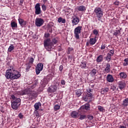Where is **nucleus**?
<instances>
[{
    "mask_svg": "<svg viewBox=\"0 0 128 128\" xmlns=\"http://www.w3.org/2000/svg\"><path fill=\"white\" fill-rule=\"evenodd\" d=\"M44 68V64L42 63H39L37 64L36 68V74H40V72Z\"/></svg>",
    "mask_w": 128,
    "mask_h": 128,
    "instance_id": "obj_7",
    "label": "nucleus"
},
{
    "mask_svg": "<svg viewBox=\"0 0 128 128\" xmlns=\"http://www.w3.org/2000/svg\"><path fill=\"white\" fill-rule=\"evenodd\" d=\"M96 72H97V70L94 69V68L93 70H92L91 72V74L93 76H94L95 74H96Z\"/></svg>",
    "mask_w": 128,
    "mask_h": 128,
    "instance_id": "obj_37",
    "label": "nucleus"
},
{
    "mask_svg": "<svg viewBox=\"0 0 128 128\" xmlns=\"http://www.w3.org/2000/svg\"><path fill=\"white\" fill-rule=\"evenodd\" d=\"M90 109V105L86 104L84 106H82L80 108V110H88Z\"/></svg>",
    "mask_w": 128,
    "mask_h": 128,
    "instance_id": "obj_26",
    "label": "nucleus"
},
{
    "mask_svg": "<svg viewBox=\"0 0 128 128\" xmlns=\"http://www.w3.org/2000/svg\"><path fill=\"white\" fill-rule=\"evenodd\" d=\"M86 45L88 46H90V42H86Z\"/></svg>",
    "mask_w": 128,
    "mask_h": 128,
    "instance_id": "obj_56",
    "label": "nucleus"
},
{
    "mask_svg": "<svg viewBox=\"0 0 128 128\" xmlns=\"http://www.w3.org/2000/svg\"><path fill=\"white\" fill-rule=\"evenodd\" d=\"M61 84L62 86H64V84H66V81L64 80H62L61 81Z\"/></svg>",
    "mask_w": 128,
    "mask_h": 128,
    "instance_id": "obj_49",
    "label": "nucleus"
},
{
    "mask_svg": "<svg viewBox=\"0 0 128 128\" xmlns=\"http://www.w3.org/2000/svg\"><path fill=\"white\" fill-rule=\"evenodd\" d=\"M68 52H72V48H68Z\"/></svg>",
    "mask_w": 128,
    "mask_h": 128,
    "instance_id": "obj_55",
    "label": "nucleus"
},
{
    "mask_svg": "<svg viewBox=\"0 0 128 128\" xmlns=\"http://www.w3.org/2000/svg\"><path fill=\"white\" fill-rule=\"evenodd\" d=\"M106 48V46L102 45L101 46V50H104Z\"/></svg>",
    "mask_w": 128,
    "mask_h": 128,
    "instance_id": "obj_52",
    "label": "nucleus"
},
{
    "mask_svg": "<svg viewBox=\"0 0 128 128\" xmlns=\"http://www.w3.org/2000/svg\"><path fill=\"white\" fill-rule=\"evenodd\" d=\"M54 108L55 110H60V106L58 104H56L54 106Z\"/></svg>",
    "mask_w": 128,
    "mask_h": 128,
    "instance_id": "obj_35",
    "label": "nucleus"
},
{
    "mask_svg": "<svg viewBox=\"0 0 128 128\" xmlns=\"http://www.w3.org/2000/svg\"><path fill=\"white\" fill-rule=\"evenodd\" d=\"M120 34V30H116L115 32H114V36H116L118 34Z\"/></svg>",
    "mask_w": 128,
    "mask_h": 128,
    "instance_id": "obj_36",
    "label": "nucleus"
},
{
    "mask_svg": "<svg viewBox=\"0 0 128 128\" xmlns=\"http://www.w3.org/2000/svg\"><path fill=\"white\" fill-rule=\"evenodd\" d=\"M30 68V65L27 66V67L26 68V70H27V72H28V70Z\"/></svg>",
    "mask_w": 128,
    "mask_h": 128,
    "instance_id": "obj_50",
    "label": "nucleus"
},
{
    "mask_svg": "<svg viewBox=\"0 0 128 128\" xmlns=\"http://www.w3.org/2000/svg\"><path fill=\"white\" fill-rule=\"evenodd\" d=\"M42 106V104H40V102L38 103H36L34 105L35 110H38L40 108V106Z\"/></svg>",
    "mask_w": 128,
    "mask_h": 128,
    "instance_id": "obj_24",
    "label": "nucleus"
},
{
    "mask_svg": "<svg viewBox=\"0 0 128 128\" xmlns=\"http://www.w3.org/2000/svg\"><path fill=\"white\" fill-rule=\"evenodd\" d=\"M92 91L90 88L87 89V92L85 93L82 97L84 102H92Z\"/></svg>",
    "mask_w": 128,
    "mask_h": 128,
    "instance_id": "obj_2",
    "label": "nucleus"
},
{
    "mask_svg": "<svg viewBox=\"0 0 128 128\" xmlns=\"http://www.w3.org/2000/svg\"><path fill=\"white\" fill-rule=\"evenodd\" d=\"M94 34H96V36H98V30L95 29L94 30Z\"/></svg>",
    "mask_w": 128,
    "mask_h": 128,
    "instance_id": "obj_43",
    "label": "nucleus"
},
{
    "mask_svg": "<svg viewBox=\"0 0 128 128\" xmlns=\"http://www.w3.org/2000/svg\"><path fill=\"white\" fill-rule=\"evenodd\" d=\"M20 106V104H18L16 102H12L11 104V106L13 110H18V106Z\"/></svg>",
    "mask_w": 128,
    "mask_h": 128,
    "instance_id": "obj_12",
    "label": "nucleus"
},
{
    "mask_svg": "<svg viewBox=\"0 0 128 128\" xmlns=\"http://www.w3.org/2000/svg\"><path fill=\"white\" fill-rule=\"evenodd\" d=\"M5 76L7 80H16L20 76V74L18 70L12 68L6 71Z\"/></svg>",
    "mask_w": 128,
    "mask_h": 128,
    "instance_id": "obj_1",
    "label": "nucleus"
},
{
    "mask_svg": "<svg viewBox=\"0 0 128 128\" xmlns=\"http://www.w3.org/2000/svg\"><path fill=\"white\" fill-rule=\"evenodd\" d=\"M116 86H111L110 89L112 90H116Z\"/></svg>",
    "mask_w": 128,
    "mask_h": 128,
    "instance_id": "obj_44",
    "label": "nucleus"
},
{
    "mask_svg": "<svg viewBox=\"0 0 128 128\" xmlns=\"http://www.w3.org/2000/svg\"><path fill=\"white\" fill-rule=\"evenodd\" d=\"M14 50V46L13 44H11L8 48V52H10Z\"/></svg>",
    "mask_w": 128,
    "mask_h": 128,
    "instance_id": "obj_30",
    "label": "nucleus"
},
{
    "mask_svg": "<svg viewBox=\"0 0 128 128\" xmlns=\"http://www.w3.org/2000/svg\"><path fill=\"white\" fill-rule=\"evenodd\" d=\"M107 80L108 82H113L114 80V77H112V75L110 74H108L107 76Z\"/></svg>",
    "mask_w": 128,
    "mask_h": 128,
    "instance_id": "obj_16",
    "label": "nucleus"
},
{
    "mask_svg": "<svg viewBox=\"0 0 128 128\" xmlns=\"http://www.w3.org/2000/svg\"><path fill=\"white\" fill-rule=\"evenodd\" d=\"M108 92V88H102L101 90V94H106V92Z\"/></svg>",
    "mask_w": 128,
    "mask_h": 128,
    "instance_id": "obj_21",
    "label": "nucleus"
},
{
    "mask_svg": "<svg viewBox=\"0 0 128 128\" xmlns=\"http://www.w3.org/2000/svg\"><path fill=\"white\" fill-rule=\"evenodd\" d=\"M36 86V84H34L32 86V88H35V86Z\"/></svg>",
    "mask_w": 128,
    "mask_h": 128,
    "instance_id": "obj_54",
    "label": "nucleus"
},
{
    "mask_svg": "<svg viewBox=\"0 0 128 128\" xmlns=\"http://www.w3.org/2000/svg\"><path fill=\"white\" fill-rule=\"evenodd\" d=\"M88 118L92 120L94 118V116H88Z\"/></svg>",
    "mask_w": 128,
    "mask_h": 128,
    "instance_id": "obj_53",
    "label": "nucleus"
},
{
    "mask_svg": "<svg viewBox=\"0 0 128 128\" xmlns=\"http://www.w3.org/2000/svg\"><path fill=\"white\" fill-rule=\"evenodd\" d=\"M11 98H12V100H14L13 102H16L18 104H20V102L22 101V100H20V98L16 97V96H14V95H12Z\"/></svg>",
    "mask_w": 128,
    "mask_h": 128,
    "instance_id": "obj_10",
    "label": "nucleus"
},
{
    "mask_svg": "<svg viewBox=\"0 0 128 128\" xmlns=\"http://www.w3.org/2000/svg\"><path fill=\"white\" fill-rule=\"evenodd\" d=\"M62 70H64V66H60L59 67V70H60V72H62Z\"/></svg>",
    "mask_w": 128,
    "mask_h": 128,
    "instance_id": "obj_47",
    "label": "nucleus"
},
{
    "mask_svg": "<svg viewBox=\"0 0 128 128\" xmlns=\"http://www.w3.org/2000/svg\"><path fill=\"white\" fill-rule=\"evenodd\" d=\"M123 105L124 106H128V98H126L124 101H123Z\"/></svg>",
    "mask_w": 128,
    "mask_h": 128,
    "instance_id": "obj_32",
    "label": "nucleus"
},
{
    "mask_svg": "<svg viewBox=\"0 0 128 128\" xmlns=\"http://www.w3.org/2000/svg\"><path fill=\"white\" fill-rule=\"evenodd\" d=\"M96 42V39L95 38H90L89 40L90 44L92 46Z\"/></svg>",
    "mask_w": 128,
    "mask_h": 128,
    "instance_id": "obj_18",
    "label": "nucleus"
},
{
    "mask_svg": "<svg viewBox=\"0 0 128 128\" xmlns=\"http://www.w3.org/2000/svg\"><path fill=\"white\" fill-rule=\"evenodd\" d=\"M44 22V19L42 18H36L35 21V24L36 26H42Z\"/></svg>",
    "mask_w": 128,
    "mask_h": 128,
    "instance_id": "obj_8",
    "label": "nucleus"
},
{
    "mask_svg": "<svg viewBox=\"0 0 128 128\" xmlns=\"http://www.w3.org/2000/svg\"><path fill=\"white\" fill-rule=\"evenodd\" d=\"M120 76L122 78H126V76H128V75H126V74L124 72H120Z\"/></svg>",
    "mask_w": 128,
    "mask_h": 128,
    "instance_id": "obj_25",
    "label": "nucleus"
},
{
    "mask_svg": "<svg viewBox=\"0 0 128 128\" xmlns=\"http://www.w3.org/2000/svg\"><path fill=\"white\" fill-rule=\"evenodd\" d=\"M75 94L77 96H78V97L80 96H82V90H76Z\"/></svg>",
    "mask_w": 128,
    "mask_h": 128,
    "instance_id": "obj_23",
    "label": "nucleus"
},
{
    "mask_svg": "<svg viewBox=\"0 0 128 128\" xmlns=\"http://www.w3.org/2000/svg\"><path fill=\"white\" fill-rule=\"evenodd\" d=\"M18 116L20 120H22L24 118V115L22 113H20L18 115Z\"/></svg>",
    "mask_w": 128,
    "mask_h": 128,
    "instance_id": "obj_39",
    "label": "nucleus"
},
{
    "mask_svg": "<svg viewBox=\"0 0 128 128\" xmlns=\"http://www.w3.org/2000/svg\"><path fill=\"white\" fill-rule=\"evenodd\" d=\"M80 66L82 68H86V64L85 62H81Z\"/></svg>",
    "mask_w": 128,
    "mask_h": 128,
    "instance_id": "obj_29",
    "label": "nucleus"
},
{
    "mask_svg": "<svg viewBox=\"0 0 128 128\" xmlns=\"http://www.w3.org/2000/svg\"><path fill=\"white\" fill-rule=\"evenodd\" d=\"M24 94H28L30 98H34L36 94V92L34 91H30V90H26L23 92H22V96H24Z\"/></svg>",
    "mask_w": 128,
    "mask_h": 128,
    "instance_id": "obj_5",
    "label": "nucleus"
},
{
    "mask_svg": "<svg viewBox=\"0 0 128 128\" xmlns=\"http://www.w3.org/2000/svg\"><path fill=\"white\" fill-rule=\"evenodd\" d=\"M112 55H110V53H108L107 54V56L106 57V60L108 62H110V60H112Z\"/></svg>",
    "mask_w": 128,
    "mask_h": 128,
    "instance_id": "obj_27",
    "label": "nucleus"
},
{
    "mask_svg": "<svg viewBox=\"0 0 128 128\" xmlns=\"http://www.w3.org/2000/svg\"><path fill=\"white\" fill-rule=\"evenodd\" d=\"M18 20L22 28H23V26H26V24H28V22H26V21L24 20H22V18H19Z\"/></svg>",
    "mask_w": 128,
    "mask_h": 128,
    "instance_id": "obj_13",
    "label": "nucleus"
},
{
    "mask_svg": "<svg viewBox=\"0 0 128 128\" xmlns=\"http://www.w3.org/2000/svg\"><path fill=\"white\" fill-rule=\"evenodd\" d=\"M11 26L12 28H18V24L14 22H11Z\"/></svg>",
    "mask_w": 128,
    "mask_h": 128,
    "instance_id": "obj_31",
    "label": "nucleus"
},
{
    "mask_svg": "<svg viewBox=\"0 0 128 128\" xmlns=\"http://www.w3.org/2000/svg\"><path fill=\"white\" fill-rule=\"evenodd\" d=\"M34 60V58H30V64H33Z\"/></svg>",
    "mask_w": 128,
    "mask_h": 128,
    "instance_id": "obj_48",
    "label": "nucleus"
},
{
    "mask_svg": "<svg viewBox=\"0 0 128 128\" xmlns=\"http://www.w3.org/2000/svg\"><path fill=\"white\" fill-rule=\"evenodd\" d=\"M52 32V30H51L50 32Z\"/></svg>",
    "mask_w": 128,
    "mask_h": 128,
    "instance_id": "obj_59",
    "label": "nucleus"
},
{
    "mask_svg": "<svg viewBox=\"0 0 128 128\" xmlns=\"http://www.w3.org/2000/svg\"><path fill=\"white\" fill-rule=\"evenodd\" d=\"M97 62H100L104 60V55L99 56L96 58Z\"/></svg>",
    "mask_w": 128,
    "mask_h": 128,
    "instance_id": "obj_19",
    "label": "nucleus"
},
{
    "mask_svg": "<svg viewBox=\"0 0 128 128\" xmlns=\"http://www.w3.org/2000/svg\"><path fill=\"white\" fill-rule=\"evenodd\" d=\"M118 87L120 90H122L126 88V83L124 81H120L118 82Z\"/></svg>",
    "mask_w": 128,
    "mask_h": 128,
    "instance_id": "obj_14",
    "label": "nucleus"
},
{
    "mask_svg": "<svg viewBox=\"0 0 128 128\" xmlns=\"http://www.w3.org/2000/svg\"><path fill=\"white\" fill-rule=\"evenodd\" d=\"M104 70L106 72H110V64H106V68H105Z\"/></svg>",
    "mask_w": 128,
    "mask_h": 128,
    "instance_id": "obj_20",
    "label": "nucleus"
},
{
    "mask_svg": "<svg viewBox=\"0 0 128 128\" xmlns=\"http://www.w3.org/2000/svg\"><path fill=\"white\" fill-rule=\"evenodd\" d=\"M120 128H126V127L124 126H120Z\"/></svg>",
    "mask_w": 128,
    "mask_h": 128,
    "instance_id": "obj_57",
    "label": "nucleus"
},
{
    "mask_svg": "<svg viewBox=\"0 0 128 128\" xmlns=\"http://www.w3.org/2000/svg\"><path fill=\"white\" fill-rule=\"evenodd\" d=\"M58 22L60 23L62 22V24H66V19H62V17H60L58 18Z\"/></svg>",
    "mask_w": 128,
    "mask_h": 128,
    "instance_id": "obj_28",
    "label": "nucleus"
},
{
    "mask_svg": "<svg viewBox=\"0 0 128 128\" xmlns=\"http://www.w3.org/2000/svg\"><path fill=\"white\" fill-rule=\"evenodd\" d=\"M34 8L36 14H42V10H40V3H38L36 4Z\"/></svg>",
    "mask_w": 128,
    "mask_h": 128,
    "instance_id": "obj_9",
    "label": "nucleus"
},
{
    "mask_svg": "<svg viewBox=\"0 0 128 128\" xmlns=\"http://www.w3.org/2000/svg\"><path fill=\"white\" fill-rule=\"evenodd\" d=\"M79 116H80L79 120H84L86 118V116L85 114H79Z\"/></svg>",
    "mask_w": 128,
    "mask_h": 128,
    "instance_id": "obj_33",
    "label": "nucleus"
},
{
    "mask_svg": "<svg viewBox=\"0 0 128 128\" xmlns=\"http://www.w3.org/2000/svg\"><path fill=\"white\" fill-rule=\"evenodd\" d=\"M114 4L116 6H118L120 4V2H114Z\"/></svg>",
    "mask_w": 128,
    "mask_h": 128,
    "instance_id": "obj_51",
    "label": "nucleus"
},
{
    "mask_svg": "<svg viewBox=\"0 0 128 128\" xmlns=\"http://www.w3.org/2000/svg\"><path fill=\"white\" fill-rule=\"evenodd\" d=\"M42 10H44V12H46V5H44V4H42Z\"/></svg>",
    "mask_w": 128,
    "mask_h": 128,
    "instance_id": "obj_38",
    "label": "nucleus"
},
{
    "mask_svg": "<svg viewBox=\"0 0 128 128\" xmlns=\"http://www.w3.org/2000/svg\"><path fill=\"white\" fill-rule=\"evenodd\" d=\"M34 115L37 118H40V113H38V111L35 112H34Z\"/></svg>",
    "mask_w": 128,
    "mask_h": 128,
    "instance_id": "obj_41",
    "label": "nucleus"
},
{
    "mask_svg": "<svg viewBox=\"0 0 128 128\" xmlns=\"http://www.w3.org/2000/svg\"><path fill=\"white\" fill-rule=\"evenodd\" d=\"M94 12L96 15V18H98V20H100V18H102L104 16V12L100 8H96L94 10Z\"/></svg>",
    "mask_w": 128,
    "mask_h": 128,
    "instance_id": "obj_4",
    "label": "nucleus"
},
{
    "mask_svg": "<svg viewBox=\"0 0 128 128\" xmlns=\"http://www.w3.org/2000/svg\"><path fill=\"white\" fill-rule=\"evenodd\" d=\"M47 0H43V2L44 3H46V2Z\"/></svg>",
    "mask_w": 128,
    "mask_h": 128,
    "instance_id": "obj_58",
    "label": "nucleus"
},
{
    "mask_svg": "<svg viewBox=\"0 0 128 128\" xmlns=\"http://www.w3.org/2000/svg\"><path fill=\"white\" fill-rule=\"evenodd\" d=\"M123 66H128V58L124 59V62L123 64Z\"/></svg>",
    "mask_w": 128,
    "mask_h": 128,
    "instance_id": "obj_34",
    "label": "nucleus"
},
{
    "mask_svg": "<svg viewBox=\"0 0 128 128\" xmlns=\"http://www.w3.org/2000/svg\"><path fill=\"white\" fill-rule=\"evenodd\" d=\"M72 22L73 24H78L80 22V18H78V16L74 18L72 20Z\"/></svg>",
    "mask_w": 128,
    "mask_h": 128,
    "instance_id": "obj_17",
    "label": "nucleus"
},
{
    "mask_svg": "<svg viewBox=\"0 0 128 128\" xmlns=\"http://www.w3.org/2000/svg\"><path fill=\"white\" fill-rule=\"evenodd\" d=\"M44 46L48 52H50L52 48L53 44L52 42H50V39L48 38L47 40L44 41Z\"/></svg>",
    "mask_w": 128,
    "mask_h": 128,
    "instance_id": "obj_3",
    "label": "nucleus"
},
{
    "mask_svg": "<svg viewBox=\"0 0 128 128\" xmlns=\"http://www.w3.org/2000/svg\"><path fill=\"white\" fill-rule=\"evenodd\" d=\"M98 110L100 112H104V107H102V106H98Z\"/></svg>",
    "mask_w": 128,
    "mask_h": 128,
    "instance_id": "obj_40",
    "label": "nucleus"
},
{
    "mask_svg": "<svg viewBox=\"0 0 128 128\" xmlns=\"http://www.w3.org/2000/svg\"><path fill=\"white\" fill-rule=\"evenodd\" d=\"M57 88L56 86H52L48 88V92H54L56 91Z\"/></svg>",
    "mask_w": 128,
    "mask_h": 128,
    "instance_id": "obj_11",
    "label": "nucleus"
},
{
    "mask_svg": "<svg viewBox=\"0 0 128 128\" xmlns=\"http://www.w3.org/2000/svg\"><path fill=\"white\" fill-rule=\"evenodd\" d=\"M109 54H110V56H114V50H110Z\"/></svg>",
    "mask_w": 128,
    "mask_h": 128,
    "instance_id": "obj_42",
    "label": "nucleus"
},
{
    "mask_svg": "<svg viewBox=\"0 0 128 128\" xmlns=\"http://www.w3.org/2000/svg\"><path fill=\"white\" fill-rule=\"evenodd\" d=\"M78 10L79 12H84V10H86V6H81L78 7Z\"/></svg>",
    "mask_w": 128,
    "mask_h": 128,
    "instance_id": "obj_22",
    "label": "nucleus"
},
{
    "mask_svg": "<svg viewBox=\"0 0 128 128\" xmlns=\"http://www.w3.org/2000/svg\"><path fill=\"white\" fill-rule=\"evenodd\" d=\"M127 40H128V38H127Z\"/></svg>",
    "mask_w": 128,
    "mask_h": 128,
    "instance_id": "obj_60",
    "label": "nucleus"
},
{
    "mask_svg": "<svg viewBox=\"0 0 128 128\" xmlns=\"http://www.w3.org/2000/svg\"><path fill=\"white\" fill-rule=\"evenodd\" d=\"M71 116L74 118H76L80 116V114L76 111H73L71 114Z\"/></svg>",
    "mask_w": 128,
    "mask_h": 128,
    "instance_id": "obj_15",
    "label": "nucleus"
},
{
    "mask_svg": "<svg viewBox=\"0 0 128 128\" xmlns=\"http://www.w3.org/2000/svg\"><path fill=\"white\" fill-rule=\"evenodd\" d=\"M0 34H2L0 32Z\"/></svg>",
    "mask_w": 128,
    "mask_h": 128,
    "instance_id": "obj_61",
    "label": "nucleus"
},
{
    "mask_svg": "<svg viewBox=\"0 0 128 128\" xmlns=\"http://www.w3.org/2000/svg\"><path fill=\"white\" fill-rule=\"evenodd\" d=\"M82 26H78L75 28L74 30V37L77 39H80V34L82 32Z\"/></svg>",
    "mask_w": 128,
    "mask_h": 128,
    "instance_id": "obj_6",
    "label": "nucleus"
},
{
    "mask_svg": "<svg viewBox=\"0 0 128 128\" xmlns=\"http://www.w3.org/2000/svg\"><path fill=\"white\" fill-rule=\"evenodd\" d=\"M52 42L54 44H56L58 42V40H56V38H54L52 40Z\"/></svg>",
    "mask_w": 128,
    "mask_h": 128,
    "instance_id": "obj_45",
    "label": "nucleus"
},
{
    "mask_svg": "<svg viewBox=\"0 0 128 128\" xmlns=\"http://www.w3.org/2000/svg\"><path fill=\"white\" fill-rule=\"evenodd\" d=\"M50 34L48 33H46L44 34L45 38H50Z\"/></svg>",
    "mask_w": 128,
    "mask_h": 128,
    "instance_id": "obj_46",
    "label": "nucleus"
}]
</instances>
